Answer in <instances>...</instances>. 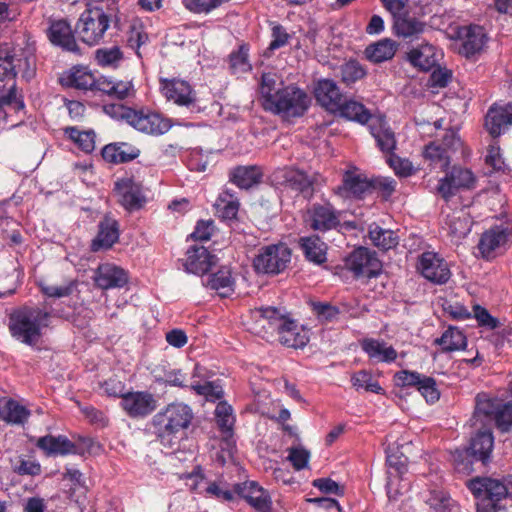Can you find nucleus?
<instances>
[{"mask_svg":"<svg viewBox=\"0 0 512 512\" xmlns=\"http://www.w3.org/2000/svg\"><path fill=\"white\" fill-rule=\"evenodd\" d=\"M417 390L428 403H435L440 398V392L437 389L436 381L432 377L423 375L417 385Z\"/></svg>","mask_w":512,"mask_h":512,"instance_id":"nucleus-60","label":"nucleus"},{"mask_svg":"<svg viewBox=\"0 0 512 512\" xmlns=\"http://www.w3.org/2000/svg\"><path fill=\"white\" fill-rule=\"evenodd\" d=\"M512 125V108L491 107L485 117V127L492 137H498L502 129Z\"/></svg>","mask_w":512,"mask_h":512,"instance_id":"nucleus-32","label":"nucleus"},{"mask_svg":"<svg viewBox=\"0 0 512 512\" xmlns=\"http://www.w3.org/2000/svg\"><path fill=\"white\" fill-rule=\"evenodd\" d=\"M128 273L112 263L100 264L94 271L93 281L102 290L122 288L128 283Z\"/></svg>","mask_w":512,"mask_h":512,"instance_id":"nucleus-18","label":"nucleus"},{"mask_svg":"<svg viewBox=\"0 0 512 512\" xmlns=\"http://www.w3.org/2000/svg\"><path fill=\"white\" fill-rule=\"evenodd\" d=\"M182 478L185 480L186 486L193 492L203 494L208 480L204 476L202 469L197 466L191 473L184 474Z\"/></svg>","mask_w":512,"mask_h":512,"instance_id":"nucleus-57","label":"nucleus"},{"mask_svg":"<svg viewBox=\"0 0 512 512\" xmlns=\"http://www.w3.org/2000/svg\"><path fill=\"white\" fill-rule=\"evenodd\" d=\"M299 245L306 259L321 265L327 260V245L316 235L301 237Z\"/></svg>","mask_w":512,"mask_h":512,"instance_id":"nucleus-35","label":"nucleus"},{"mask_svg":"<svg viewBox=\"0 0 512 512\" xmlns=\"http://www.w3.org/2000/svg\"><path fill=\"white\" fill-rule=\"evenodd\" d=\"M423 375L409 370H401L394 375L395 385L398 387H416Z\"/></svg>","mask_w":512,"mask_h":512,"instance_id":"nucleus-64","label":"nucleus"},{"mask_svg":"<svg viewBox=\"0 0 512 512\" xmlns=\"http://www.w3.org/2000/svg\"><path fill=\"white\" fill-rule=\"evenodd\" d=\"M22 66H26L24 76L30 78L33 76L34 71L30 69V63L28 58H16L14 55L0 56V80L14 79L17 75V70L21 69Z\"/></svg>","mask_w":512,"mask_h":512,"instance_id":"nucleus-40","label":"nucleus"},{"mask_svg":"<svg viewBox=\"0 0 512 512\" xmlns=\"http://www.w3.org/2000/svg\"><path fill=\"white\" fill-rule=\"evenodd\" d=\"M445 225L447 235L453 242L464 238L471 230V220L464 210L454 211L447 215Z\"/></svg>","mask_w":512,"mask_h":512,"instance_id":"nucleus-33","label":"nucleus"},{"mask_svg":"<svg viewBox=\"0 0 512 512\" xmlns=\"http://www.w3.org/2000/svg\"><path fill=\"white\" fill-rule=\"evenodd\" d=\"M474 428L478 432L471 439L469 450L476 459L485 463L493 450L494 437L490 427L478 426Z\"/></svg>","mask_w":512,"mask_h":512,"instance_id":"nucleus-29","label":"nucleus"},{"mask_svg":"<svg viewBox=\"0 0 512 512\" xmlns=\"http://www.w3.org/2000/svg\"><path fill=\"white\" fill-rule=\"evenodd\" d=\"M407 60L421 70L428 71L434 67L438 61L435 46L424 43L417 48L411 49L407 53Z\"/></svg>","mask_w":512,"mask_h":512,"instance_id":"nucleus-36","label":"nucleus"},{"mask_svg":"<svg viewBox=\"0 0 512 512\" xmlns=\"http://www.w3.org/2000/svg\"><path fill=\"white\" fill-rule=\"evenodd\" d=\"M272 180L276 185L283 186L311 199L315 192L316 176L295 167H282L272 173Z\"/></svg>","mask_w":512,"mask_h":512,"instance_id":"nucleus-8","label":"nucleus"},{"mask_svg":"<svg viewBox=\"0 0 512 512\" xmlns=\"http://www.w3.org/2000/svg\"><path fill=\"white\" fill-rule=\"evenodd\" d=\"M123 59V53L118 46L101 48L95 52V60L102 67H117Z\"/></svg>","mask_w":512,"mask_h":512,"instance_id":"nucleus-53","label":"nucleus"},{"mask_svg":"<svg viewBox=\"0 0 512 512\" xmlns=\"http://www.w3.org/2000/svg\"><path fill=\"white\" fill-rule=\"evenodd\" d=\"M193 418L194 413L189 405L173 402L153 416L152 426L160 443L173 448L186 434Z\"/></svg>","mask_w":512,"mask_h":512,"instance_id":"nucleus-1","label":"nucleus"},{"mask_svg":"<svg viewBox=\"0 0 512 512\" xmlns=\"http://www.w3.org/2000/svg\"><path fill=\"white\" fill-rule=\"evenodd\" d=\"M397 50L396 43L388 38L382 39L365 49V55L373 63H381L390 60Z\"/></svg>","mask_w":512,"mask_h":512,"instance_id":"nucleus-42","label":"nucleus"},{"mask_svg":"<svg viewBox=\"0 0 512 512\" xmlns=\"http://www.w3.org/2000/svg\"><path fill=\"white\" fill-rule=\"evenodd\" d=\"M458 39L461 42L459 53L466 58H471L484 50L488 37L483 27L470 25L459 28Z\"/></svg>","mask_w":512,"mask_h":512,"instance_id":"nucleus-16","label":"nucleus"},{"mask_svg":"<svg viewBox=\"0 0 512 512\" xmlns=\"http://www.w3.org/2000/svg\"><path fill=\"white\" fill-rule=\"evenodd\" d=\"M36 446L48 456L67 455L76 452V445L66 436L62 435L40 437L36 442Z\"/></svg>","mask_w":512,"mask_h":512,"instance_id":"nucleus-31","label":"nucleus"},{"mask_svg":"<svg viewBox=\"0 0 512 512\" xmlns=\"http://www.w3.org/2000/svg\"><path fill=\"white\" fill-rule=\"evenodd\" d=\"M157 406V401L149 392H127L121 400V407L131 418H142L152 413Z\"/></svg>","mask_w":512,"mask_h":512,"instance_id":"nucleus-17","label":"nucleus"},{"mask_svg":"<svg viewBox=\"0 0 512 512\" xmlns=\"http://www.w3.org/2000/svg\"><path fill=\"white\" fill-rule=\"evenodd\" d=\"M316 101L327 111L336 113L344 99L338 85L331 79H320L314 88Z\"/></svg>","mask_w":512,"mask_h":512,"instance_id":"nucleus-22","label":"nucleus"},{"mask_svg":"<svg viewBox=\"0 0 512 512\" xmlns=\"http://www.w3.org/2000/svg\"><path fill=\"white\" fill-rule=\"evenodd\" d=\"M256 323L262 328L276 331L279 342L291 348H303L309 341L303 331H298L297 324L288 319L275 307H261L253 312Z\"/></svg>","mask_w":512,"mask_h":512,"instance_id":"nucleus-2","label":"nucleus"},{"mask_svg":"<svg viewBox=\"0 0 512 512\" xmlns=\"http://www.w3.org/2000/svg\"><path fill=\"white\" fill-rule=\"evenodd\" d=\"M495 424L501 431H508L512 427V402L499 404V408L494 416Z\"/></svg>","mask_w":512,"mask_h":512,"instance_id":"nucleus-61","label":"nucleus"},{"mask_svg":"<svg viewBox=\"0 0 512 512\" xmlns=\"http://www.w3.org/2000/svg\"><path fill=\"white\" fill-rule=\"evenodd\" d=\"M47 37L50 42L69 52L79 51L74 32L70 24L64 19L50 20L47 28Z\"/></svg>","mask_w":512,"mask_h":512,"instance_id":"nucleus-20","label":"nucleus"},{"mask_svg":"<svg viewBox=\"0 0 512 512\" xmlns=\"http://www.w3.org/2000/svg\"><path fill=\"white\" fill-rule=\"evenodd\" d=\"M216 422L225 434L224 443L228 448L233 446L232 428L235 418L232 414V407L226 402H220L215 409Z\"/></svg>","mask_w":512,"mask_h":512,"instance_id":"nucleus-44","label":"nucleus"},{"mask_svg":"<svg viewBox=\"0 0 512 512\" xmlns=\"http://www.w3.org/2000/svg\"><path fill=\"white\" fill-rule=\"evenodd\" d=\"M115 192L119 197V202L127 210L139 209L145 202L141 184L132 178L118 180L115 183Z\"/></svg>","mask_w":512,"mask_h":512,"instance_id":"nucleus-21","label":"nucleus"},{"mask_svg":"<svg viewBox=\"0 0 512 512\" xmlns=\"http://www.w3.org/2000/svg\"><path fill=\"white\" fill-rule=\"evenodd\" d=\"M467 486L475 498L477 512H496L497 503L512 495V475L502 478L476 477Z\"/></svg>","mask_w":512,"mask_h":512,"instance_id":"nucleus-4","label":"nucleus"},{"mask_svg":"<svg viewBox=\"0 0 512 512\" xmlns=\"http://www.w3.org/2000/svg\"><path fill=\"white\" fill-rule=\"evenodd\" d=\"M66 133L85 153H91L95 149V133L93 131H79L75 127H68Z\"/></svg>","mask_w":512,"mask_h":512,"instance_id":"nucleus-51","label":"nucleus"},{"mask_svg":"<svg viewBox=\"0 0 512 512\" xmlns=\"http://www.w3.org/2000/svg\"><path fill=\"white\" fill-rule=\"evenodd\" d=\"M128 124L142 133L153 136L165 134L172 126L170 120L159 113L135 109L128 114Z\"/></svg>","mask_w":512,"mask_h":512,"instance_id":"nucleus-12","label":"nucleus"},{"mask_svg":"<svg viewBox=\"0 0 512 512\" xmlns=\"http://www.w3.org/2000/svg\"><path fill=\"white\" fill-rule=\"evenodd\" d=\"M64 479L72 483V487L68 490L69 498L75 502H79V497L76 492L79 491L81 495L85 493V486L82 473L77 469H67L64 474Z\"/></svg>","mask_w":512,"mask_h":512,"instance_id":"nucleus-59","label":"nucleus"},{"mask_svg":"<svg viewBox=\"0 0 512 512\" xmlns=\"http://www.w3.org/2000/svg\"><path fill=\"white\" fill-rule=\"evenodd\" d=\"M511 237L512 230L509 226H494L482 234L478 248L484 257H489L494 251L503 247Z\"/></svg>","mask_w":512,"mask_h":512,"instance_id":"nucleus-24","label":"nucleus"},{"mask_svg":"<svg viewBox=\"0 0 512 512\" xmlns=\"http://www.w3.org/2000/svg\"><path fill=\"white\" fill-rule=\"evenodd\" d=\"M345 266L356 278L370 279L378 276L382 270V264L376 253L365 247L352 251L345 259Z\"/></svg>","mask_w":512,"mask_h":512,"instance_id":"nucleus-9","label":"nucleus"},{"mask_svg":"<svg viewBox=\"0 0 512 512\" xmlns=\"http://www.w3.org/2000/svg\"><path fill=\"white\" fill-rule=\"evenodd\" d=\"M435 343L441 346L442 352H453L465 349L467 339L461 330L449 327Z\"/></svg>","mask_w":512,"mask_h":512,"instance_id":"nucleus-46","label":"nucleus"},{"mask_svg":"<svg viewBox=\"0 0 512 512\" xmlns=\"http://www.w3.org/2000/svg\"><path fill=\"white\" fill-rule=\"evenodd\" d=\"M351 383L356 390L365 389L367 392L384 394L383 388L377 381L373 380L371 373L366 370L354 373L351 377Z\"/></svg>","mask_w":512,"mask_h":512,"instance_id":"nucleus-50","label":"nucleus"},{"mask_svg":"<svg viewBox=\"0 0 512 512\" xmlns=\"http://www.w3.org/2000/svg\"><path fill=\"white\" fill-rule=\"evenodd\" d=\"M291 261V249L285 244L261 247L253 260L258 273L276 275L284 271Z\"/></svg>","mask_w":512,"mask_h":512,"instance_id":"nucleus-7","label":"nucleus"},{"mask_svg":"<svg viewBox=\"0 0 512 512\" xmlns=\"http://www.w3.org/2000/svg\"><path fill=\"white\" fill-rule=\"evenodd\" d=\"M118 239V222L115 219L106 216L98 224V233L92 240L91 250L93 252L108 250L118 241Z\"/></svg>","mask_w":512,"mask_h":512,"instance_id":"nucleus-26","label":"nucleus"},{"mask_svg":"<svg viewBox=\"0 0 512 512\" xmlns=\"http://www.w3.org/2000/svg\"><path fill=\"white\" fill-rule=\"evenodd\" d=\"M215 213L218 217L231 220L236 218L239 210L238 198L228 189L219 194L215 204Z\"/></svg>","mask_w":512,"mask_h":512,"instance_id":"nucleus-43","label":"nucleus"},{"mask_svg":"<svg viewBox=\"0 0 512 512\" xmlns=\"http://www.w3.org/2000/svg\"><path fill=\"white\" fill-rule=\"evenodd\" d=\"M234 492L243 498L257 512H271L272 500L269 493L255 481L234 485Z\"/></svg>","mask_w":512,"mask_h":512,"instance_id":"nucleus-14","label":"nucleus"},{"mask_svg":"<svg viewBox=\"0 0 512 512\" xmlns=\"http://www.w3.org/2000/svg\"><path fill=\"white\" fill-rule=\"evenodd\" d=\"M336 113H339L341 117L360 124H366L373 118L370 111L361 102L352 99L347 100L345 97Z\"/></svg>","mask_w":512,"mask_h":512,"instance_id":"nucleus-39","label":"nucleus"},{"mask_svg":"<svg viewBox=\"0 0 512 512\" xmlns=\"http://www.w3.org/2000/svg\"><path fill=\"white\" fill-rule=\"evenodd\" d=\"M62 83L79 90H93L95 78L84 68L73 67L63 78Z\"/></svg>","mask_w":512,"mask_h":512,"instance_id":"nucleus-45","label":"nucleus"},{"mask_svg":"<svg viewBox=\"0 0 512 512\" xmlns=\"http://www.w3.org/2000/svg\"><path fill=\"white\" fill-rule=\"evenodd\" d=\"M369 238L382 250H389L398 244V238L392 230L383 229L376 224L369 227Z\"/></svg>","mask_w":512,"mask_h":512,"instance_id":"nucleus-48","label":"nucleus"},{"mask_svg":"<svg viewBox=\"0 0 512 512\" xmlns=\"http://www.w3.org/2000/svg\"><path fill=\"white\" fill-rule=\"evenodd\" d=\"M475 184L476 177L471 170L454 166L439 180L437 192L447 201L461 189H473Z\"/></svg>","mask_w":512,"mask_h":512,"instance_id":"nucleus-11","label":"nucleus"},{"mask_svg":"<svg viewBox=\"0 0 512 512\" xmlns=\"http://www.w3.org/2000/svg\"><path fill=\"white\" fill-rule=\"evenodd\" d=\"M417 269L423 277L435 284H444L451 276L447 262L434 252L422 253Z\"/></svg>","mask_w":512,"mask_h":512,"instance_id":"nucleus-13","label":"nucleus"},{"mask_svg":"<svg viewBox=\"0 0 512 512\" xmlns=\"http://www.w3.org/2000/svg\"><path fill=\"white\" fill-rule=\"evenodd\" d=\"M372 188V184L360 175L346 172L343 178V189L356 197H361Z\"/></svg>","mask_w":512,"mask_h":512,"instance_id":"nucleus-49","label":"nucleus"},{"mask_svg":"<svg viewBox=\"0 0 512 512\" xmlns=\"http://www.w3.org/2000/svg\"><path fill=\"white\" fill-rule=\"evenodd\" d=\"M205 285L217 291L221 297L229 296L234 291V281L230 269L222 267L216 273L209 275L205 281Z\"/></svg>","mask_w":512,"mask_h":512,"instance_id":"nucleus-41","label":"nucleus"},{"mask_svg":"<svg viewBox=\"0 0 512 512\" xmlns=\"http://www.w3.org/2000/svg\"><path fill=\"white\" fill-rule=\"evenodd\" d=\"M369 129L382 152L390 154L395 150L397 144L395 133L384 117L372 118Z\"/></svg>","mask_w":512,"mask_h":512,"instance_id":"nucleus-27","label":"nucleus"},{"mask_svg":"<svg viewBox=\"0 0 512 512\" xmlns=\"http://www.w3.org/2000/svg\"><path fill=\"white\" fill-rule=\"evenodd\" d=\"M446 148H443L440 144L432 142L425 147L424 156L431 160L433 163H440L442 168L447 167L449 163V156Z\"/></svg>","mask_w":512,"mask_h":512,"instance_id":"nucleus-62","label":"nucleus"},{"mask_svg":"<svg viewBox=\"0 0 512 512\" xmlns=\"http://www.w3.org/2000/svg\"><path fill=\"white\" fill-rule=\"evenodd\" d=\"M262 171L258 166H238L230 172V181L241 189H248L260 182Z\"/></svg>","mask_w":512,"mask_h":512,"instance_id":"nucleus-38","label":"nucleus"},{"mask_svg":"<svg viewBox=\"0 0 512 512\" xmlns=\"http://www.w3.org/2000/svg\"><path fill=\"white\" fill-rule=\"evenodd\" d=\"M30 411L14 399H0V419L13 425H23Z\"/></svg>","mask_w":512,"mask_h":512,"instance_id":"nucleus-34","label":"nucleus"},{"mask_svg":"<svg viewBox=\"0 0 512 512\" xmlns=\"http://www.w3.org/2000/svg\"><path fill=\"white\" fill-rule=\"evenodd\" d=\"M310 103L311 99L303 89L295 84H289L278 88L272 98L263 101V107L267 111L289 119L303 116Z\"/></svg>","mask_w":512,"mask_h":512,"instance_id":"nucleus-5","label":"nucleus"},{"mask_svg":"<svg viewBox=\"0 0 512 512\" xmlns=\"http://www.w3.org/2000/svg\"><path fill=\"white\" fill-rule=\"evenodd\" d=\"M50 313L38 307H22L9 318L12 336L27 345H35L42 336V329L48 326Z\"/></svg>","mask_w":512,"mask_h":512,"instance_id":"nucleus-3","label":"nucleus"},{"mask_svg":"<svg viewBox=\"0 0 512 512\" xmlns=\"http://www.w3.org/2000/svg\"><path fill=\"white\" fill-rule=\"evenodd\" d=\"M428 29L426 22L408 12H403L393 18V33L401 38L416 40Z\"/></svg>","mask_w":512,"mask_h":512,"instance_id":"nucleus-23","label":"nucleus"},{"mask_svg":"<svg viewBox=\"0 0 512 512\" xmlns=\"http://www.w3.org/2000/svg\"><path fill=\"white\" fill-rule=\"evenodd\" d=\"M216 256L203 246H192L187 251L185 270L193 274H205L216 264Z\"/></svg>","mask_w":512,"mask_h":512,"instance_id":"nucleus-25","label":"nucleus"},{"mask_svg":"<svg viewBox=\"0 0 512 512\" xmlns=\"http://www.w3.org/2000/svg\"><path fill=\"white\" fill-rule=\"evenodd\" d=\"M203 495L220 501L229 502L234 499L235 492L234 489L230 490L228 484L224 481L208 480Z\"/></svg>","mask_w":512,"mask_h":512,"instance_id":"nucleus-52","label":"nucleus"},{"mask_svg":"<svg viewBox=\"0 0 512 512\" xmlns=\"http://www.w3.org/2000/svg\"><path fill=\"white\" fill-rule=\"evenodd\" d=\"M229 69L231 73L235 75L249 72L252 69V65L249 61V47L247 44H241L237 50L230 53Z\"/></svg>","mask_w":512,"mask_h":512,"instance_id":"nucleus-47","label":"nucleus"},{"mask_svg":"<svg viewBox=\"0 0 512 512\" xmlns=\"http://www.w3.org/2000/svg\"><path fill=\"white\" fill-rule=\"evenodd\" d=\"M312 310L317 316V319L322 323H330L338 319L340 310L338 307L333 306L326 302H313Z\"/></svg>","mask_w":512,"mask_h":512,"instance_id":"nucleus-55","label":"nucleus"},{"mask_svg":"<svg viewBox=\"0 0 512 512\" xmlns=\"http://www.w3.org/2000/svg\"><path fill=\"white\" fill-rule=\"evenodd\" d=\"M342 80L346 84H352L366 75V70L357 61H349L342 66Z\"/></svg>","mask_w":512,"mask_h":512,"instance_id":"nucleus-58","label":"nucleus"},{"mask_svg":"<svg viewBox=\"0 0 512 512\" xmlns=\"http://www.w3.org/2000/svg\"><path fill=\"white\" fill-rule=\"evenodd\" d=\"M113 15L105 12L103 6H95L84 10L75 27L81 41L89 46L98 45L110 27Z\"/></svg>","mask_w":512,"mask_h":512,"instance_id":"nucleus-6","label":"nucleus"},{"mask_svg":"<svg viewBox=\"0 0 512 512\" xmlns=\"http://www.w3.org/2000/svg\"><path fill=\"white\" fill-rule=\"evenodd\" d=\"M161 89L168 100L185 108L189 113L197 114L201 111L196 93L188 82L177 79H166L161 82Z\"/></svg>","mask_w":512,"mask_h":512,"instance_id":"nucleus-10","label":"nucleus"},{"mask_svg":"<svg viewBox=\"0 0 512 512\" xmlns=\"http://www.w3.org/2000/svg\"><path fill=\"white\" fill-rule=\"evenodd\" d=\"M360 345L368 357L375 362L391 363L397 358V351L383 340L366 338Z\"/></svg>","mask_w":512,"mask_h":512,"instance_id":"nucleus-30","label":"nucleus"},{"mask_svg":"<svg viewBox=\"0 0 512 512\" xmlns=\"http://www.w3.org/2000/svg\"><path fill=\"white\" fill-rule=\"evenodd\" d=\"M103 159L111 164L127 163L140 155V150L126 142H114L102 148Z\"/></svg>","mask_w":512,"mask_h":512,"instance_id":"nucleus-28","label":"nucleus"},{"mask_svg":"<svg viewBox=\"0 0 512 512\" xmlns=\"http://www.w3.org/2000/svg\"><path fill=\"white\" fill-rule=\"evenodd\" d=\"M307 222L312 230L325 232L340 225L341 212L330 203L314 204L307 212Z\"/></svg>","mask_w":512,"mask_h":512,"instance_id":"nucleus-15","label":"nucleus"},{"mask_svg":"<svg viewBox=\"0 0 512 512\" xmlns=\"http://www.w3.org/2000/svg\"><path fill=\"white\" fill-rule=\"evenodd\" d=\"M501 400L487 393H478L475 397V409L470 419L472 427H490Z\"/></svg>","mask_w":512,"mask_h":512,"instance_id":"nucleus-19","label":"nucleus"},{"mask_svg":"<svg viewBox=\"0 0 512 512\" xmlns=\"http://www.w3.org/2000/svg\"><path fill=\"white\" fill-rule=\"evenodd\" d=\"M191 389H193L198 395L205 396L208 400L214 401L220 399L223 395V391L220 385L215 382H205L200 384L197 381L190 383Z\"/></svg>","mask_w":512,"mask_h":512,"instance_id":"nucleus-56","label":"nucleus"},{"mask_svg":"<svg viewBox=\"0 0 512 512\" xmlns=\"http://www.w3.org/2000/svg\"><path fill=\"white\" fill-rule=\"evenodd\" d=\"M427 503L435 512H461L460 507L441 492H433Z\"/></svg>","mask_w":512,"mask_h":512,"instance_id":"nucleus-54","label":"nucleus"},{"mask_svg":"<svg viewBox=\"0 0 512 512\" xmlns=\"http://www.w3.org/2000/svg\"><path fill=\"white\" fill-rule=\"evenodd\" d=\"M25 107L23 97L13 83L9 88H0V120H5L8 112H18Z\"/></svg>","mask_w":512,"mask_h":512,"instance_id":"nucleus-37","label":"nucleus"},{"mask_svg":"<svg viewBox=\"0 0 512 512\" xmlns=\"http://www.w3.org/2000/svg\"><path fill=\"white\" fill-rule=\"evenodd\" d=\"M279 77L272 72H265L261 75L260 93L263 101L269 100L279 87H277Z\"/></svg>","mask_w":512,"mask_h":512,"instance_id":"nucleus-63","label":"nucleus"}]
</instances>
